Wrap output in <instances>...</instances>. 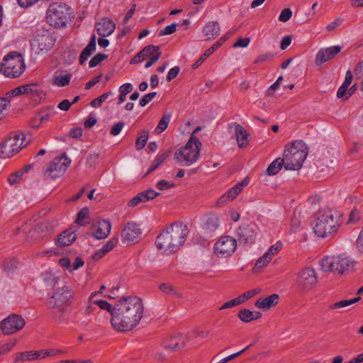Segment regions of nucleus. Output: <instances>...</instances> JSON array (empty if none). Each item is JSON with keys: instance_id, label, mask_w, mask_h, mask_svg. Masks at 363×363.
<instances>
[{"instance_id": "f257e3e1", "label": "nucleus", "mask_w": 363, "mask_h": 363, "mask_svg": "<svg viewBox=\"0 0 363 363\" xmlns=\"http://www.w3.org/2000/svg\"><path fill=\"white\" fill-rule=\"evenodd\" d=\"M144 313L142 300L135 296L121 298L113 306L111 323L119 332H127L135 328Z\"/></svg>"}, {"instance_id": "f03ea898", "label": "nucleus", "mask_w": 363, "mask_h": 363, "mask_svg": "<svg viewBox=\"0 0 363 363\" xmlns=\"http://www.w3.org/2000/svg\"><path fill=\"white\" fill-rule=\"evenodd\" d=\"M188 235L187 226L182 223H175L162 232L156 240L158 251L164 255H170L179 250L184 243Z\"/></svg>"}, {"instance_id": "7ed1b4c3", "label": "nucleus", "mask_w": 363, "mask_h": 363, "mask_svg": "<svg viewBox=\"0 0 363 363\" xmlns=\"http://www.w3.org/2000/svg\"><path fill=\"white\" fill-rule=\"evenodd\" d=\"M343 222L342 213L336 210L320 211L313 221V230L320 238H327L336 232Z\"/></svg>"}, {"instance_id": "20e7f679", "label": "nucleus", "mask_w": 363, "mask_h": 363, "mask_svg": "<svg viewBox=\"0 0 363 363\" xmlns=\"http://www.w3.org/2000/svg\"><path fill=\"white\" fill-rule=\"evenodd\" d=\"M356 264L355 259L346 252L325 256L320 261V269L323 272H333L340 275L352 272Z\"/></svg>"}, {"instance_id": "39448f33", "label": "nucleus", "mask_w": 363, "mask_h": 363, "mask_svg": "<svg viewBox=\"0 0 363 363\" xmlns=\"http://www.w3.org/2000/svg\"><path fill=\"white\" fill-rule=\"evenodd\" d=\"M308 155V148L302 140H296L286 147L284 152V168L286 170H298Z\"/></svg>"}, {"instance_id": "423d86ee", "label": "nucleus", "mask_w": 363, "mask_h": 363, "mask_svg": "<svg viewBox=\"0 0 363 363\" xmlns=\"http://www.w3.org/2000/svg\"><path fill=\"white\" fill-rule=\"evenodd\" d=\"M201 147L199 139L191 135L186 145L176 150L174 158L182 166H191L198 161Z\"/></svg>"}, {"instance_id": "0eeeda50", "label": "nucleus", "mask_w": 363, "mask_h": 363, "mask_svg": "<svg viewBox=\"0 0 363 363\" xmlns=\"http://www.w3.org/2000/svg\"><path fill=\"white\" fill-rule=\"evenodd\" d=\"M26 65L22 55L13 51L4 56L0 65V72L6 77L16 78L25 71Z\"/></svg>"}, {"instance_id": "6e6552de", "label": "nucleus", "mask_w": 363, "mask_h": 363, "mask_svg": "<svg viewBox=\"0 0 363 363\" xmlns=\"http://www.w3.org/2000/svg\"><path fill=\"white\" fill-rule=\"evenodd\" d=\"M73 18L72 9L63 3H53L47 10V21L54 27H63Z\"/></svg>"}, {"instance_id": "1a4fd4ad", "label": "nucleus", "mask_w": 363, "mask_h": 363, "mask_svg": "<svg viewBox=\"0 0 363 363\" xmlns=\"http://www.w3.org/2000/svg\"><path fill=\"white\" fill-rule=\"evenodd\" d=\"M73 296L74 292L69 286L58 287L50 295L49 307L64 311L65 306L72 303Z\"/></svg>"}, {"instance_id": "9d476101", "label": "nucleus", "mask_w": 363, "mask_h": 363, "mask_svg": "<svg viewBox=\"0 0 363 363\" xmlns=\"http://www.w3.org/2000/svg\"><path fill=\"white\" fill-rule=\"evenodd\" d=\"M71 164V160L65 153L54 158L44 172L45 177L56 179L62 177Z\"/></svg>"}, {"instance_id": "9b49d317", "label": "nucleus", "mask_w": 363, "mask_h": 363, "mask_svg": "<svg viewBox=\"0 0 363 363\" xmlns=\"http://www.w3.org/2000/svg\"><path fill=\"white\" fill-rule=\"evenodd\" d=\"M24 136L15 135L0 144V157L9 158L18 153L26 145Z\"/></svg>"}, {"instance_id": "f8f14e48", "label": "nucleus", "mask_w": 363, "mask_h": 363, "mask_svg": "<svg viewBox=\"0 0 363 363\" xmlns=\"http://www.w3.org/2000/svg\"><path fill=\"white\" fill-rule=\"evenodd\" d=\"M297 284L305 292L314 289L318 284V274L315 269L308 267L300 270L297 277Z\"/></svg>"}, {"instance_id": "ddd939ff", "label": "nucleus", "mask_w": 363, "mask_h": 363, "mask_svg": "<svg viewBox=\"0 0 363 363\" xmlns=\"http://www.w3.org/2000/svg\"><path fill=\"white\" fill-rule=\"evenodd\" d=\"M237 247V240L229 235L223 236L214 245V252L220 258H226L233 254Z\"/></svg>"}, {"instance_id": "4468645a", "label": "nucleus", "mask_w": 363, "mask_h": 363, "mask_svg": "<svg viewBox=\"0 0 363 363\" xmlns=\"http://www.w3.org/2000/svg\"><path fill=\"white\" fill-rule=\"evenodd\" d=\"M26 324L24 318L17 314H11L0 322V330L5 335H10L21 330Z\"/></svg>"}, {"instance_id": "2eb2a0df", "label": "nucleus", "mask_w": 363, "mask_h": 363, "mask_svg": "<svg viewBox=\"0 0 363 363\" xmlns=\"http://www.w3.org/2000/svg\"><path fill=\"white\" fill-rule=\"evenodd\" d=\"M142 230L135 223L128 222L121 231V242L124 245H132L137 242L141 236Z\"/></svg>"}, {"instance_id": "dca6fc26", "label": "nucleus", "mask_w": 363, "mask_h": 363, "mask_svg": "<svg viewBox=\"0 0 363 363\" xmlns=\"http://www.w3.org/2000/svg\"><path fill=\"white\" fill-rule=\"evenodd\" d=\"M188 341L189 338L186 335H169L162 339L161 345L164 350L173 352L184 348Z\"/></svg>"}, {"instance_id": "f3484780", "label": "nucleus", "mask_w": 363, "mask_h": 363, "mask_svg": "<svg viewBox=\"0 0 363 363\" xmlns=\"http://www.w3.org/2000/svg\"><path fill=\"white\" fill-rule=\"evenodd\" d=\"M342 47L340 45H333L325 48H321L315 55V62L320 66L333 59L335 55L340 52Z\"/></svg>"}, {"instance_id": "a211bd4d", "label": "nucleus", "mask_w": 363, "mask_h": 363, "mask_svg": "<svg viewBox=\"0 0 363 363\" xmlns=\"http://www.w3.org/2000/svg\"><path fill=\"white\" fill-rule=\"evenodd\" d=\"M248 183L249 180L247 179H245L241 182L236 184L218 199V203L219 204H223L233 200L242 191L243 187L247 185Z\"/></svg>"}, {"instance_id": "6ab92c4d", "label": "nucleus", "mask_w": 363, "mask_h": 363, "mask_svg": "<svg viewBox=\"0 0 363 363\" xmlns=\"http://www.w3.org/2000/svg\"><path fill=\"white\" fill-rule=\"evenodd\" d=\"M91 228L92 235L98 240H102L106 238L110 234L111 224L108 220H101Z\"/></svg>"}, {"instance_id": "aec40b11", "label": "nucleus", "mask_w": 363, "mask_h": 363, "mask_svg": "<svg viewBox=\"0 0 363 363\" xmlns=\"http://www.w3.org/2000/svg\"><path fill=\"white\" fill-rule=\"evenodd\" d=\"M159 194H160L155 190L148 189L138 194L135 196L131 199L128 203V206L135 207L140 203L147 202L156 198Z\"/></svg>"}, {"instance_id": "412c9836", "label": "nucleus", "mask_w": 363, "mask_h": 363, "mask_svg": "<svg viewBox=\"0 0 363 363\" xmlns=\"http://www.w3.org/2000/svg\"><path fill=\"white\" fill-rule=\"evenodd\" d=\"M157 54L160 55V57H161L158 46L152 45L146 46L132 59L131 63H139L146 58L152 59Z\"/></svg>"}, {"instance_id": "4be33fe9", "label": "nucleus", "mask_w": 363, "mask_h": 363, "mask_svg": "<svg viewBox=\"0 0 363 363\" xmlns=\"http://www.w3.org/2000/svg\"><path fill=\"white\" fill-rule=\"evenodd\" d=\"M98 35L102 37L111 35L116 29L115 23L110 18H104L96 25Z\"/></svg>"}, {"instance_id": "5701e85b", "label": "nucleus", "mask_w": 363, "mask_h": 363, "mask_svg": "<svg viewBox=\"0 0 363 363\" xmlns=\"http://www.w3.org/2000/svg\"><path fill=\"white\" fill-rule=\"evenodd\" d=\"M279 302V296L277 294H272L266 297L259 298L255 303L256 308L267 311L273 306H277Z\"/></svg>"}, {"instance_id": "b1692460", "label": "nucleus", "mask_w": 363, "mask_h": 363, "mask_svg": "<svg viewBox=\"0 0 363 363\" xmlns=\"http://www.w3.org/2000/svg\"><path fill=\"white\" fill-rule=\"evenodd\" d=\"M220 28L218 21H210L203 28V33L207 40L216 38L220 34Z\"/></svg>"}, {"instance_id": "393cba45", "label": "nucleus", "mask_w": 363, "mask_h": 363, "mask_svg": "<svg viewBox=\"0 0 363 363\" xmlns=\"http://www.w3.org/2000/svg\"><path fill=\"white\" fill-rule=\"evenodd\" d=\"M59 263L63 268L70 272H72L82 267L84 265V262L81 257H77L74 258L73 263L71 264V260L69 258L62 257L60 259Z\"/></svg>"}, {"instance_id": "a878e982", "label": "nucleus", "mask_w": 363, "mask_h": 363, "mask_svg": "<svg viewBox=\"0 0 363 363\" xmlns=\"http://www.w3.org/2000/svg\"><path fill=\"white\" fill-rule=\"evenodd\" d=\"M54 113V108H46L34 118L33 121L31 123L32 126L35 128H39L42 123L49 121Z\"/></svg>"}, {"instance_id": "bb28decb", "label": "nucleus", "mask_w": 363, "mask_h": 363, "mask_svg": "<svg viewBox=\"0 0 363 363\" xmlns=\"http://www.w3.org/2000/svg\"><path fill=\"white\" fill-rule=\"evenodd\" d=\"M101 294V291H94L92 292L89 298V301L92 304L97 305L101 309L105 310L111 313L112 315V312L113 311V306H111L108 301L102 299L95 300L94 298Z\"/></svg>"}, {"instance_id": "cd10ccee", "label": "nucleus", "mask_w": 363, "mask_h": 363, "mask_svg": "<svg viewBox=\"0 0 363 363\" xmlns=\"http://www.w3.org/2000/svg\"><path fill=\"white\" fill-rule=\"evenodd\" d=\"M235 134L239 147H245L248 145V133L241 125L235 126Z\"/></svg>"}, {"instance_id": "c85d7f7f", "label": "nucleus", "mask_w": 363, "mask_h": 363, "mask_svg": "<svg viewBox=\"0 0 363 363\" xmlns=\"http://www.w3.org/2000/svg\"><path fill=\"white\" fill-rule=\"evenodd\" d=\"M238 318L243 323H250L257 320L262 317V313L259 311H252L249 309H242L238 312Z\"/></svg>"}, {"instance_id": "c756f323", "label": "nucleus", "mask_w": 363, "mask_h": 363, "mask_svg": "<svg viewBox=\"0 0 363 363\" xmlns=\"http://www.w3.org/2000/svg\"><path fill=\"white\" fill-rule=\"evenodd\" d=\"M96 50V36L93 35L89 44L82 50L79 61L81 65H83L88 58L91 56L93 52Z\"/></svg>"}, {"instance_id": "7c9ffc66", "label": "nucleus", "mask_w": 363, "mask_h": 363, "mask_svg": "<svg viewBox=\"0 0 363 363\" xmlns=\"http://www.w3.org/2000/svg\"><path fill=\"white\" fill-rule=\"evenodd\" d=\"M33 45H37L39 52H45L52 48L53 45V40L49 35H43L39 39L34 40Z\"/></svg>"}, {"instance_id": "2f4dec72", "label": "nucleus", "mask_w": 363, "mask_h": 363, "mask_svg": "<svg viewBox=\"0 0 363 363\" xmlns=\"http://www.w3.org/2000/svg\"><path fill=\"white\" fill-rule=\"evenodd\" d=\"M76 239V234L71 229L63 231L58 238L57 243L59 246L64 247L70 245Z\"/></svg>"}, {"instance_id": "473e14b6", "label": "nucleus", "mask_w": 363, "mask_h": 363, "mask_svg": "<svg viewBox=\"0 0 363 363\" xmlns=\"http://www.w3.org/2000/svg\"><path fill=\"white\" fill-rule=\"evenodd\" d=\"M220 221L215 215L208 216L202 225L203 230L208 233L214 232L219 226Z\"/></svg>"}, {"instance_id": "72a5a7b5", "label": "nucleus", "mask_w": 363, "mask_h": 363, "mask_svg": "<svg viewBox=\"0 0 363 363\" xmlns=\"http://www.w3.org/2000/svg\"><path fill=\"white\" fill-rule=\"evenodd\" d=\"M284 167V160L283 158H277L274 160L267 169V174L269 176L277 174Z\"/></svg>"}, {"instance_id": "f704fd0d", "label": "nucleus", "mask_w": 363, "mask_h": 363, "mask_svg": "<svg viewBox=\"0 0 363 363\" xmlns=\"http://www.w3.org/2000/svg\"><path fill=\"white\" fill-rule=\"evenodd\" d=\"M72 78V74H55L52 79V83L57 86H65L69 84Z\"/></svg>"}, {"instance_id": "c9c22d12", "label": "nucleus", "mask_w": 363, "mask_h": 363, "mask_svg": "<svg viewBox=\"0 0 363 363\" xmlns=\"http://www.w3.org/2000/svg\"><path fill=\"white\" fill-rule=\"evenodd\" d=\"M171 118L172 114L170 113H165L160 120L157 127L155 129V133L156 134H160L164 132L167 128Z\"/></svg>"}, {"instance_id": "e433bc0d", "label": "nucleus", "mask_w": 363, "mask_h": 363, "mask_svg": "<svg viewBox=\"0 0 363 363\" xmlns=\"http://www.w3.org/2000/svg\"><path fill=\"white\" fill-rule=\"evenodd\" d=\"M25 94H30L33 96L40 98L43 95L41 88L38 84H29L23 85Z\"/></svg>"}, {"instance_id": "4c0bfd02", "label": "nucleus", "mask_w": 363, "mask_h": 363, "mask_svg": "<svg viewBox=\"0 0 363 363\" xmlns=\"http://www.w3.org/2000/svg\"><path fill=\"white\" fill-rule=\"evenodd\" d=\"M167 157V153H166V152L157 155L155 157V160H153L150 167L149 168V169L147 172V173L145 174V175H147L150 173H151L152 172L157 169L165 161Z\"/></svg>"}, {"instance_id": "58836bf2", "label": "nucleus", "mask_w": 363, "mask_h": 363, "mask_svg": "<svg viewBox=\"0 0 363 363\" xmlns=\"http://www.w3.org/2000/svg\"><path fill=\"white\" fill-rule=\"evenodd\" d=\"M361 298L359 296L349 299V300H342L338 302L333 303L331 306V309H339L345 307H347L352 304H354L358 302Z\"/></svg>"}, {"instance_id": "ea45409f", "label": "nucleus", "mask_w": 363, "mask_h": 363, "mask_svg": "<svg viewBox=\"0 0 363 363\" xmlns=\"http://www.w3.org/2000/svg\"><path fill=\"white\" fill-rule=\"evenodd\" d=\"M39 352L37 350L26 351L18 352V358L23 361H34L39 359Z\"/></svg>"}, {"instance_id": "a19ab883", "label": "nucleus", "mask_w": 363, "mask_h": 363, "mask_svg": "<svg viewBox=\"0 0 363 363\" xmlns=\"http://www.w3.org/2000/svg\"><path fill=\"white\" fill-rule=\"evenodd\" d=\"M148 138H149V133L147 130H144L141 131L140 136L136 140L135 148L138 150H140L143 149L146 145Z\"/></svg>"}, {"instance_id": "79ce46f5", "label": "nucleus", "mask_w": 363, "mask_h": 363, "mask_svg": "<svg viewBox=\"0 0 363 363\" xmlns=\"http://www.w3.org/2000/svg\"><path fill=\"white\" fill-rule=\"evenodd\" d=\"M270 262L271 257H267L265 254H264L255 262L253 268L254 271L255 272L260 271L261 269L267 267Z\"/></svg>"}, {"instance_id": "37998d69", "label": "nucleus", "mask_w": 363, "mask_h": 363, "mask_svg": "<svg viewBox=\"0 0 363 363\" xmlns=\"http://www.w3.org/2000/svg\"><path fill=\"white\" fill-rule=\"evenodd\" d=\"M113 93L111 91H107L106 93H104L99 97L94 99L90 103V105L93 108H99L104 102L106 101V100L113 96Z\"/></svg>"}, {"instance_id": "c03bdc74", "label": "nucleus", "mask_w": 363, "mask_h": 363, "mask_svg": "<svg viewBox=\"0 0 363 363\" xmlns=\"http://www.w3.org/2000/svg\"><path fill=\"white\" fill-rule=\"evenodd\" d=\"M17 341L15 339L10 340L6 342L0 343V356L9 352L16 345Z\"/></svg>"}, {"instance_id": "a18cd8bd", "label": "nucleus", "mask_w": 363, "mask_h": 363, "mask_svg": "<svg viewBox=\"0 0 363 363\" xmlns=\"http://www.w3.org/2000/svg\"><path fill=\"white\" fill-rule=\"evenodd\" d=\"M352 94V92L348 90V87L343 85H341L337 91V97L343 101L348 99Z\"/></svg>"}, {"instance_id": "49530a36", "label": "nucleus", "mask_w": 363, "mask_h": 363, "mask_svg": "<svg viewBox=\"0 0 363 363\" xmlns=\"http://www.w3.org/2000/svg\"><path fill=\"white\" fill-rule=\"evenodd\" d=\"M282 243L280 241H278L275 244L272 245L264 254L267 257H271L272 259V257L282 249Z\"/></svg>"}, {"instance_id": "de8ad7c7", "label": "nucleus", "mask_w": 363, "mask_h": 363, "mask_svg": "<svg viewBox=\"0 0 363 363\" xmlns=\"http://www.w3.org/2000/svg\"><path fill=\"white\" fill-rule=\"evenodd\" d=\"M89 216V208H84L81 209L79 213H77V217L76 219V223L78 225H84L86 222L85 220Z\"/></svg>"}, {"instance_id": "09e8293b", "label": "nucleus", "mask_w": 363, "mask_h": 363, "mask_svg": "<svg viewBox=\"0 0 363 363\" xmlns=\"http://www.w3.org/2000/svg\"><path fill=\"white\" fill-rule=\"evenodd\" d=\"M118 242V239L117 237L111 238L101 248L107 254L108 252L111 251L116 246Z\"/></svg>"}, {"instance_id": "8fccbe9b", "label": "nucleus", "mask_w": 363, "mask_h": 363, "mask_svg": "<svg viewBox=\"0 0 363 363\" xmlns=\"http://www.w3.org/2000/svg\"><path fill=\"white\" fill-rule=\"evenodd\" d=\"M174 186V183L170 181H167L164 179H161L157 182L156 184V187L160 190L164 191L167 190L171 188H173Z\"/></svg>"}, {"instance_id": "3c124183", "label": "nucleus", "mask_w": 363, "mask_h": 363, "mask_svg": "<svg viewBox=\"0 0 363 363\" xmlns=\"http://www.w3.org/2000/svg\"><path fill=\"white\" fill-rule=\"evenodd\" d=\"M176 30H177V23H172V24L168 25V26H165L163 29H162L159 33V35L164 36V35H171V34L174 33L176 31Z\"/></svg>"}, {"instance_id": "603ef678", "label": "nucleus", "mask_w": 363, "mask_h": 363, "mask_svg": "<svg viewBox=\"0 0 363 363\" xmlns=\"http://www.w3.org/2000/svg\"><path fill=\"white\" fill-rule=\"evenodd\" d=\"M292 17V11L289 8L284 9L279 16V21L281 22H287Z\"/></svg>"}, {"instance_id": "864d4df0", "label": "nucleus", "mask_w": 363, "mask_h": 363, "mask_svg": "<svg viewBox=\"0 0 363 363\" xmlns=\"http://www.w3.org/2000/svg\"><path fill=\"white\" fill-rule=\"evenodd\" d=\"M106 57L104 54L98 53L94 55L89 61V65L91 68L97 66L101 62H102Z\"/></svg>"}, {"instance_id": "5fc2aeb1", "label": "nucleus", "mask_w": 363, "mask_h": 363, "mask_svg": "<svg viewBox=\"0 0 363 363\" xmlns=\"http://www.w3.org/2000/svg\"><path fill=\"white\" fill-rule=\"evenodd\" d=\"M157 92H150L144 95L140 100L139 104L140 106L144 107L150 103L156 96Z\"/></svg>"}, {"instance_id": "6e6d98bb", "label": "nucleus", "mask_w": 363, "mask_h": 363, "mask_svg": "<svg viewBox=\"0 0 363 363\" xmlns=\"http://www.w3.org/2000/svg\"><path fill=\"white\" fill-rule=\"evenodd\" d=\"M23 173V171H18L11 174L8 178V182L11 185L17 184L22 177Z\"/></svg>"}, {"instance_id": "4d7b16f0", "label": "nucleus", "mask_w": 363, "mask_h": 363, "mask_svg": "<svg viewBox=\"0 0 363 363\" xmlns=\"http://www.w3.org/2000/svg\"><path fill=\"white\" fill-rule=\"evenodd\" d=\"M10 106V101L7 97L0 98V119L4 116V111Z\"/></svg>"}, {"instance_id": "13d9d810", "label": "nucleus", "mask_w": 363, "mask_h": 363, "mask_svg": "<svg viewBox=\"0 0 363 363\" xmlns=\"http://www.w3.org/2000/svg\"><path fill=\"white\" fill-rule=\"evenodd\" d=\"M361 218V213L359 209L357 207H354V209L351 211L349 217L348 221L350 223H355L359 220Z\"/></svg>"}, {"instance_id": "bf43d9fd", "label": "nucleus", "mask_w": 363, "mask_h": 363, "mask_svg": "<svg viewBox=\"0 0 363 363\" xmlns=\"http://www.w3.org/2000/svg\"><path fill=\"white\" fill-rule=\"evenodd\" d=\"M124 125L125 124L123 121L115 123L111 128L110 133L114 136L118 135L122 131L124 128Z\"/></svg>"}, {"instance_id": "052dcab7", "label": "nucleus", "mask_w": 363, "mask_h": 363, "mask_svg": "<svg viewBox=\"0 0 363 363\" xmlns=\"http://www.w3.org/2000/svg\"><path fill=\"white\" fill-rule=\"evenodd\" d=\"M356 247L358 252L363 255V228L359 232V234L356 240Z\"/></svg>"}, {"instance_id": "680f3d73", "label": "nucleus", "mask_w": 363, "mask_h": 363, "mask_svg": "<svg viewBox=\"0 0 363 363\" xmlns=\"http://www.w3.org/2000/svg\"><path fill=\"white\" fill-rule=\"evenodd\" d=\"M250 42L249 38H240L233 45V48H247Z\"/></svg>"}, {"instance_id": "e2e57ef3", "label": "nucleus", "mask_w": 363, "mask_h": 363, "mask_svg": "<svg viewBox=\"0 0 363 363\" xmlns=\"http://www.w3.org/2000/svg\"><path fill=\"white\" fill-rule=\"evenodd\" d=\"M274 57V55L271 52H266L259 55L256 60H255V64H259L265 61H267L272 59Z\"/></svg>"}, {"instance_id": "0e129e2a", "label": "nucleus", "mask_w": 363, "mask_h": 363, "mask_svg": "<svg viewBox=\"0 0 363 363\" xmlns=\"http://www.w3.org/2000/svg\"><path fill=\"white\" fill-rule=\"evenodd\" d=\"M179 72V67L177 66H175L169 69V71L167 73V80L168 82L172 81L173 79H174Z\"/></svg>"}, {"instance_id": "69168bd1", "label": "nucleus", "mask_w": 363, "mask_h": 363, "mask_svg": "<svg viewBox=\"0 0 363 363\" xmlns=\"http://www.w3.org/2000/svg\"><path fill=\"white\" fill-rule=\"evenodd\" d=\"M248 233H252V229L249 227L247 228L243 229L242 232L239 233V235L240 238L243 237V240L245 242H248L250 240H252L253 235L252 234H247Z\"/></svg>"}, {"instance_id": "338daca9", "label": "nucleus", "mask_w": 363, "mask_h": 363, "mask_svg": "<svg viewBox=\"0 0 363 363\" xmlns=\"http://www.w3.org/2000/svg\"><path fill=\"white\" fill-rule=\"evenodd\" d=\"M133 87L130 83H125L119 87V94L127 95L132 91Z\"/></svg>"}, {"instance_id": "774afa93", "label": "nucleus", "mask_w": 363, "mask_h": 363, "mask_svg": "<svg viewBox=\"0 0 363 363\" xmlns=\"http://www.w3.org/2000/svg\"><path fill=\"white\" fill-rule=\"evenodd\" d=\"M354 74L356 78H361L363 77V60L354 67Z\"/></svg>"}]
</instances>
